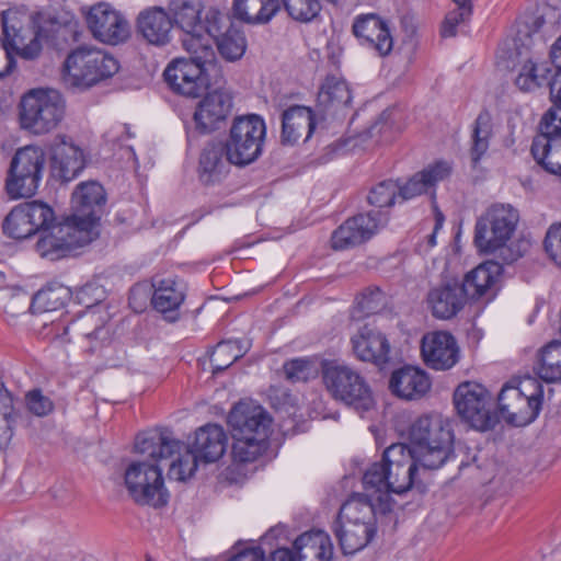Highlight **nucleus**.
Here are the masks:
<instances>
[{"mask_svg":"<svg viewBox=\"0 0 561 561\" xmlns=\"http://www.w3.org/2000/svg\"><path fill=\"white\" fill-rule=\"evenodd\" d=\"M226 421H273V417L256 400L242 398L232 405Z\"/></svg>","mask_w":561,"mask_h":561,"instance_id":"nucleus-44","label":"nucleus"},{"mask_svg":"<svg viewBox=\"0 0 561 561\" xmlns=\"http://www.w3.org/2000/svg\"><path fill=\"white\" fill-rule=\"evenodd\" d=\"M378 508L367 494L353 493L341 506L337 517L340 520H353L366 525H377V514H386L391 511L387 499L377 496Z\"/></svg>","mask_w":561,"mask_h":561,"instance_id":"nucleus-29","label":"nucleus"},{"mask_svg":"<svg viewBox=\"0 0 561 561\" xmlns=\"http://www.w3.org/2000/svg\"><path fill=\"white\" fill-rule=\"evenodd\" d=\"M388 468L389 462L383 459V456L380 461L371 463L363 476L364 489L387 497L390 493Z\"/></svg>","mask_w":561,"mask_h":561,"instance_id":"nucleus-42","label":"nucleus"},{"mask_svg":"<svg viewBox=\"0 0 561 561\" xmlns=\"http://www.w3.org/2000/svg\"><path fill=\"white\" fill-rule=\"evenodd\" d=\"M151 304L154 310L162 313L164 319L174 322L179 320V309L185 300L186 285L178 278H163L152 284Z\"/></svg>","mask_w":561,"mask_h":561,"instance_id":"nucleus-27","label":"nucleus"},{"mask_svg":"<svg viewBox=\"0 0 561 561\" xmlns=\"http://www.w3.org/2000/svg\"><path fill=\"white\" fill-rule=\"evenodd\" d=\"M70 290L62 285H48L38 290L32 300V306L38 305L45 311L55 310L65 304L69 298Z\"/></svg>","mask_w":561,"mask_h":561,"instance_id":"nucleus-52","label":"nucleus"},{"mask_svg":"<svg viewBox=\"0 0 561 561\" xmlns=\"http://www.w3.org/2000/svg\"><path fill=\"white\" fill-rule=\"evenodd\" d=\"M539 128L540 134L534 138L530 152L545 171L561 176V123L553 112H547Z\"/></svg>","mask_w":561,"mask_h":561,"instance_id":"nucleus-14","label":"nucleus"},{"mask_svg":"<svg viewBox=\"0 0 561 561\" xmlns=\"http://www.w3.org/2000/svg\"><path fill=\"white\" fill-rule=\"evenodd\" d=\"M85 22L92 36L101 43L118 45L130 37L128 20L108 3L92 5L85 14Z\"/></svg>","mask_w":561,"mask_h":561,"instance_id":"nucleus-13","label":"nucleus"},{"mask_svg":"<svg viewBox=\"0 0 561 561\" xmlns=\"http://www.w3.org/2000/svg\"><path fill=\"white\" fill-rule=\"evenodd\" d=\"M19 107L21 127L34 135L49 133L65 115V101L53 89L31 90L22 98Z\"/></svg>","mask_w":561,"mask_h":561,"instance_id":"nucleus-6","label":"nucleus"},{"mask_svg":"<svg viewBox=\"0 0 561 561\" xmlns=\"http://www.w3.org/2000/svg\"><path fill=\"white\" fill-rule=\"evenodd\" d=\"M168 8L173 26L180 27L183 32L201 30L202 7L198 0H170Z\"/></svg>","mask_w":561,"mask_h":561,"instance_id":"nucleus-38","label":"nucleus"},{"mask_svg":"<svg viewBox=\"0 0 561 561\" xmlns=\"http://www.w3.org/2000/svg\"><path fill=\"white\" fill-rule=\"evenodd\" d=\"M297 561H332L333 546L323 531L304 533L294 541Z\"/></svg>","mask_w":561,"mask_h":561,"instance_id":"nucleus-34","label":"nucleus"},{"mask_svg":"<svg viewBox=\"0 0 561 561\" xmlns=\"http://www.w3.org/2000/svg\"><path fill=\"white\" fill-rule=\"evenodd\" d=\"M28 221L35 228V233L45 232L55 225V213L47 204L33 201L23 204Z\"/></svg>","mask_w":561,"mask_h":561,"instance_id":"nucleus-49","label":"nucleus"},{"mask_svg":"<svg viewBox=\"0 0 561 561\" xmlns=\"http://www.w3.org/2000/svg\"><path fill=\"white\" fill-rule=\"evenodd\" d=\"M1 23L4 41L3 44L11 47L21 55L24 45V35L22 34V23L16 11L7 10L1 14Z\"/></svg>","mask_w":561,"mask_h":561,"instance_id":"nucleus-46","label":"nucleus"},{"mask_svg":"<svg viewBox=\"0 0 561 561\" xmlns=\"http://www.w3.org/2000/svg\"><path fill=\"white\" fill-rule=\"evenodd\" d=\"M232 164L226 156V145L221 141H209L199 157V180L206 184H215L222 180Z\"/></svg>","mask_w":561,"mask_h":561,"instance_id":"nucleus-33","label":"nucleus"},{"mask_svg":"<svg viewBox=\"0 0 561 561\" xmlns=\"http://www.w3.org/2000/svg\"><path fill=\"white\" fill-rule=\"evenodd\" d=\"M215 43L221 57L228 61L240 59L247 48L243 33L234 27L216 38Z\"/></svg>","mask_w":561,"mask_h":561,"instance_id":"nucleus-45","label":"nucleus"},{"mask_svg":"<svg viewBox=\"0 0 561 561\" xmlns=\"http://www.w3.org/2000/svg\"><path fill=\"white\" fill-rule=\"evenodd\" d=\"M493 134L492 118L488 111H482L474 121L471 134L470 158L473 167L486 153Z\"/></svg>","mask_w":561,"mask_h":561,"instance_id":"nucleus-40","label":"nucleus"},{"mask_svg":"<svg viewBox=\"0 0 561 561\" xmlns=\"http://www.w3.org/2000/svg\"><path fill=\"white\" fill-rule=\"evenodd\" d=\"M352 92L347 82L334 76H328L318 93V106L324 112L347 107L352 102Z\"/></svg>","mask_w":561,"mask_h":561,"instance_id":"nucleus-36","label":"nucleus"},{"mask_svg":"<svg viewBox=\"0 0 561 561\" xmlns=\"http://www.w3.org/2000/svg\"><path fill=\"white\" fill-rule=\"evenodd\" d=\"M71 203L73 214L70 218L84 228L98 231L96 227L106 203L103 186L95 181L80 183L72 193Z\"/></svg>","mask_w":561,"mask_h":561,"instance_id":"nucleus-17","label":"nucleus"},{"mask_svg":"<svg viewBox=\"0 0 561 561\" xmlns=\"http://www.w3.org/2000/svg\"><path fill=\"white\" fill-rule=\"evenodd\" d=\"M519 216L511 205H492L474 226L473 242L479 252L493 253L513 236Z\"/></svg>","mask_w":561,"mask_h":561,"instance_id":"nucleus-12","label":"nucleus"},{"mask_svg":"<svg viewBox=\"0 0 561 561\" xmlns=\"http://www.w3.org/2000/svg\"><path fill=\"white\" fill-rule=\"evenodd\" d=\"M352 350L357 359L381 366L390 358V343L377 328L363 325L351 339Z\"/></svg>","mask_w":561,"mask_h":561,"instance_id":"nucleus-24","label":"nucleus"},{"mask_svg":"<svg viewBox=\"0 0 561 561\" xmlns=\"http://www.w3.org/2000/svg\"><path fill=\"white\" fill-rule=\"evenodd\" d=\"M332 531L336 537L344 554H354L364 549L375 537L377 525H366L351 520L336 518L332 525Z\"/></svg>","mask_w":561,"mask_h":561,"instance_id":"nucleus-31","label":"nucleus"},{"mask_svg":"<svg viewBox=\"0 0 561 561\" xmlns=\"http://www.w3.org/2000/svg\"><path fill=\"white\" fill-rule=\"evenodd\" d=\"M388 221V216L381 210L357 214L345 220L331 237L332 248L344 250L359 245L371 239Z\"/></svg>","mask_w":561,"mask_h":561,"instance_id":"nucleus-16","label":"nucleus"},{"mask_svg":"<svg viewBox=\"0 0 561 561\" xmlns=\"http://www.w3.org/2000/svg\"><path fill=\"white\" fill-rule=\"evenodd\" d=\"M136 27L139 35L150 45L163 47L172 39L173 22L162 7H150L137 16Z\"/></svg>","mask_w":561,"mask_h":561,"instance_id":"nucleus-26","label":"nucleus"},{"mask_svg":"<svg viewBox=\"0 0 561 561\" xmlns=\"http://www.w3.org/2000/svg\"><path fill=\"white\" fill-rule=\"evenodd\" d=\"M151 459L152 457L146 453ZM154 463L134 461L125 470L124 481L128 494L135 503L154 508L168 504L170 494L164 486L162 469L158 465L162 460L153 458Z\"/></svg>","mask_w":561,"mask_h":561,"instance_id":"nucleus-10","label":"nucleus"},{"mask_svg":"<svg viewBox=\"0 0 561 561\" xmlns=\"http://www.w3.org/2000/svg\"><path fill=\"white\" fill-rule=\"evenodd\" d=\"M450 171L451 168L447 162L438 161L422 171L416 172L402 184L398 181V195L400 202H407L427 193L438 182L445 180L450 174Z\"/></svg>","mask_w":561,"mask_h":561,"instance_id":"nucleus-30","label":"nucleus"},{"mask_svg":"<svg viewBox=\"0 0 561 561\" xmlns=\"http://www.w3.org/2000/svg\"><path fill=\"white\" fill-rule=\"evenodd\" d=\"M503 265L496 261H485L468 272L459 285L467 299L488 300L496 295V284L503 273Z\"/></svg>","mask_w":561,"mask_h":561,"instance_id":"nucleus-23","label":"nucleus"},{"mask_svg":"<svg viewBox=\"0 0 561 561\" xmlns=\"http://www.w3.org/2000/svg\"><path fill=\"white\" fill-rule=\"evenodd\" d=\"M232 458L238 463L257 460L267 449L278 447L284 435L279 423H230Z\"/></svg>","mask_w":561,"mask_h":561,"instance_id":"nucleus-9","label":"nucleus"},{"mask_svg":"<svg viewBox=\"0 0 561 561\" xmlns=\"http://www.w3.org/2000/svg\"><path fill=\"white\" fill-rule=\"evenodd\" d=\"M203 23V34H208L210 37L218 38L228 30L233 28L230 18L217 9L210 8L205 15Z\"/></svg>","mask_w":561,"mask_h":561,"instance_id":"nucleus-56","label":"nucleus"},{"mask_svg":"<svg viewBox=\"0 0 561 561\" xmlns=\"http://www.w3.org/2000/svg\"><path fill=\"white\" fill-rule=\"evenodd\" d=\"M459 346L454 335L446 331L426 333L421 341V355L427 367L448 370L459 360Z\"/></svg>","mask_w":561,"mask_h":561,"instance_id":"nucleus-20","label":"nucleus"},{"mask_svg":"<svg viewBox=\"0 0 561 561\" xmlns=\"http://www.w3.org/2000/svg\"><path fill=\"white\" fill-rule=\"evenodd\" d=\"M552 68L547 62L525 61L515 78V85L523 92H533L543 85L549 87Z\"/></svg>","mask_w":561,"mask_h":561,"instance_id":"nucleus-39","label":"nucleus"},{"mask_svg":"<svg viewBox=\"0 0 561 561\" xmlns=\"http://www.w3.org/2000/svg\"><path fill=\"white\" fill-rule=\"evenodd\" d=\"M283 368L289 381H306L310 371V360L307 358H295L286 362Z\"/></svg>","mask_w":561,"mask_h":561,"instance_id":"nucleus-59","label":"nucleus"},{"mask_svg":"<svg viewBox=\"0 0 561 561\" xmlns=\"http://www.w3.org/2000/svg\"><path fill=\"white\" fill-rule=\"evenodd\" d=\"M549 89L552 106L548 112H553L558 122L561 124V70H554V73H551Z\"/></svg>","mask_w":561,"mask_h":561,"instance_id":"nucleus-61","label":"nucleus"},{"mask_svg":"<svg viewBox=\"0 0 561 561\" xmlns=\"http://www.w3.org/2000/svg\"><path fill=\"white\" fill-rule=\"evenodd\" d=\"M534 370L541 380L548 383L561 382L560 341H552L540 350Z\"/></svg>","mask_w":561,"mask_h":561,"instance_id":"nucleus-37","label":"nucleus"},{"mask_svg":"<svg viewBox=\"0 0 561 561\" xmlns=\"http://www.w3.org/2000/svg\"><path fill=\"white\" fill-rule=\"evenodd\" d=\"M118 69V61L112 55L99 48L80 46L67 56L62 78L67 85L84 90L113 77Z\"/></svg>","mask_w":561,"mask_h":561,"instance_id":"nucleus-5","label":"nucleus"},{"mask_svg":"<svg viewBox=\"0 0 561 561\" xmlns=\"http://www.w3.org/2000/svg\"><path fill=\"white\" fill-rule=\"evenodd\" d=\"M543 248L549 257L561 267V222L550 226L543 240Z\"/></svg>","mask_w":561,"mask_h":561,"instance_id":"nucleus-58","label":"nucleus"},{"mask_svg":"<svg viewBox=\"0 0 561 561\" xmlns=\"http://www.w3.org/2000/svg\"><path fill=\"white\" fill-rule=\"evenodd\" d=\"M46 170V154L37 146H25L15 151L5 179L10 198H25L36 194Z\"/></svg>","mask_w":561,"mask_h":561,"instance_id":"nucleus-8","label":"nucleus"},{"mask_svg":"<svg viewBox=\"0 0 561 561\" xmlns=\"http://www.w3.org/2000/svg\"><path fill=\"white\" fill-rule=\"evenodd\" d=\"M396 431L405 432L411 444H391L383 451L389 462L390 493L403 494L412 489L426 491L430 470L439 469L453 455L451 423H396Z\"/></svg>","mask_w":561,"mask_h":561,"instance_id":"nucleus-1","label":"nucleus"},{"mask_svg":"<svg viewBox=\"0 0 561 561\" xmlns=\"http://www.w3.org/2000/svg\"><path fill=\"white\" fill-rule=\"evenodd\" d=\"M352 33L360 46L373 50L379 57L390 55L393 49L389 23L377 13L356 15L352 24Z\"/></svg>","mask_w":561,"mask_h":561,"instance_id":"nucleus-18","label":"nucleus"},{"mask_svg":"<svg viewBox=\"0 0 561 561\" xmlns=\"http://www.w3.org/2000/svg\"><path fill=\"white\" fill-rule=\"evenodd\" d=\"M51 173L62 182L76 179L84 169L82 150L66 136H57L50 147Z\"/></svg>","mask_w":561,"mask_h":561,"instance_id":"nucleus-25","label":"nucleus"},{"mask_svg":"<svg viewBox=\"0 0 561 561\" xmlns=\"http://www.w3.org/2000/svg\"><path fill=\"white\" fill-rule=\"evenodd\" d=\"M456 9L448 12L442 25L440 34L443 37H451L457 33V26L470 20L473 5L472 0H453Z\"/></svg>","mask_w":561,"mask_h":561,"instance_id":"nucleus-50","label":"nucleus"},{"mask_svg":"<svg viewBox=\"0 0 561 561\" xmlns=\"http://www.w3.org/2000/svg\"><path fill=\"white\" fill-rule=\"evenodd\" d=\"M266 398L270 407L276 413H285L288 416L294 414L296 400L289 389L282 386H270L266 390Z\"/></svg>","mask_w":561,"mask_h":561,"instance_id":"nucleus-54","label":"nucleus"},{"mask_svg":"<svg viewBox=\"0 0 561 561\" xmlns=\"http://www.w3.org/2000/svg\"><path fill=\"white\" fill-rule=\"evenodd\" d=\"M3 232L10 238L22 240L35 234V228L28 221L23 204L14 207L5 217Z\"/></svg>","mask_w":561,"mask_h":561,"instance_id":"nucleus-43","label":"nucleus"},{"mask_svg":"<svg viewBox=\"0 0 561 561\" xmlns=\"http://www.w3.org/2000/svg\"><path fill=\"white\" fill-rule=\"evenodd\" d=\"M314 113L310 107L293 105L282 114L280 141L283 145H294L302 136L307 141L316 128Z\"/></svg>","mask_w":561,"mask_h":561,"instance_id":"nucleus-28","label":"nucleus"},{"mask_svg":"<svg viewBox=\"0 0 561 561\" xmlns=\"http://www.w3.org/2000/svg\"><path fill=\"white\" fill-rule=\"evenodd\" d=\"M24 400L27 411L37 417L48 416L55 409L54 401L39 388L28 390Z\"/></svg>","mask_w":561,"mask_h":561,"instance_id":"nucleus-57","label":"nucleus"},{"mask_svg":"<svg viewBox=\"0 0 561 561\" xmlns=\"http://www.w3.org/2000/svg\"><path fill=\"white\" fill-rule=\"evenodd\" d=\"M92 320L93 316L81 313L64 325L62 332L59 335L67 342L78 337L91 339L96 334V328L91 327Z\"/></svg>","mask_w":561,"mask_h":561,"instance_id":"nucleus-55","label":"nucleus"},{"mask_svg":"<svg viewBox=\"0 0 561 561\" xmlns=\"http://www.w3.org/2000/svg\"><path fill=\"white\" fill-rule=\"evenodd\" d=\"M204 35L203 25H201V30H196L194 32H184L182 45L183 48L192 55L187 60L206 64L209 58L213 57V49L208 42L205 41Z\"/></svg>","mask_w":561,"mask_h":561,"instance_id":"nucleus-47","label":"nucleus"},{"mask_svg":"<svg viewBox=\"0 0 561 561\" xmlns=\"http://www.w3.org/2000/svg\"><path fill=\"white\" fill-rule=\"evenodd\" d=\"M75 299L79 305L89 309L102 301L103 290L95 284H87L77 290Z\"/></svg>","mask_w":561,"mask_h":561,"instance_id":"nucleus-60","label":"nucleus"},{"mask_svg":"<svg viewBox=\"0 0 561 561\" xmlns=\"http://www.w3.org/2000/svg\"><path fill=\"white\" fill-rule=\"evenodd\" d=\"M77 41L78 31L76 24L47 20L36 27L33 38L21 49V57L25 59L37 57L42 50V42L61 50Z\"/></svg>","mask_w":561,"mask_h":561,"instance_id":"nucleus-21","label":"nucleus"},{"mask_svg":"<svg viewBox=\"0 0 561 561\" xmlns=\"http://www.w3.org/2000/svg\"><path fill=\"white\" fill-rule=\"evenodd\" d=\"M247 350L241 340H226L217 343L209 358L213 375L217 376L225 371L241 358L247 353Z\"/></svg>","mask_w":561,"mask_h":561,"instance_id":"nucleus-41","label":"nucleus"},{"mask_svg":"<svg viewBox=\"0 0 561 561\" xmlns=\"http://www.w3.org/2000/svg\"><path fill=\"white\" fill-rule=\"evenodd\" d=\"M232 110V95L226 90L207 92L198 102L193 122L195 131L199 135H208L220 128Z\"/></svg>","mask_w":561,"mask_h":561,"instance_id":"nucleus-19","label":"nucleus"},{"mask_svg":"<svg viewBox=\"0 0 561 561\" xmlns=\"http://www.w3.org/2000/svg\"><path fill=\"white\" fill-rule=\"evenodd\" d=\"M163 77L172 91L187 98H198L209 88L205 64L186 60V58L174 59L170 62Z\"/></svg>","mask_w":561,"mask_h":561,"instance_id":"nucleus-15","label":"nucleus"},{"mask_svg":"<svg viewBox=\"0 0 561 561\" xmlns=\"http://www.w3.org/2000/svg\"><path fill=\"white\" fill-rule=\"evenodd\" d=\"M265 136L266 125L260 115L236 117L224 142L228 161L237 167L256 161L262 156Z\"/></svg>","mask_w":561,"mask_h":561,"instance_id":"nucleus-7","label":"nucleus"},{"mask_svg":"<svg viewBox=\"0 0 561 561\" xmlns=\"http://www.w3.org/2000/svg\"><path fill=\"white\" fill-rule=\"evenodd\" d=\"M322 380L333 399L354 409L360 417L374 409L373 390L357 369L343 364H325L322 367Z\"/></svg>","mask_w":561,"mask_h":561,"instance_id":"nucleus-4","label":"nucleus"},{"mask_svg":"<svg viewBox=\"0 0 561 561\" xmlns=\"http://www.w3.org/2000/svg\"><path fill=\"white\" fill-rule=\"evenodd\" d=\"M99 232L84 228L68 217L64 222L53 225L41 233L36 242V251L49 261L73 255L76 250L91 243Z\"/></svg>","mask_w":561,"mask_h":561,"instance_id":"nucleus-11","label":"nucleus"},{"mask_svg":"<svg viewBox=\"0 0 561 561\" xmlns=\"http://www.w3.org/2000/svg\"><path fill=\"white\" fill-rule=\"evenodd\" d=\"M288 15L298 22L313 21L322 9L320 0H278Z\"/></svg>","mask_w":561,"mask_h":561,"instance_id":"nucleus-48","label":"nucleus"},{"mask_svg":"<svg viewBox=\"0 0 561 561\" xmlns=\"http://www.w3.org/2000/svg\"><path fill=\"white\" fill-rule=\"evenodd\" d=\"M467 301L463 288L456 278L432 287L426 297L427 307L433 317L440 320H449L457 316Z\"/></svg>","mask_w":561,"mask_h":561,"instance_id":"nucleus-22","label":"nucleus"},{"mask_svg":"<svg viewBox=\"0 0 561 561\" xmlns=\"http://www.w3.org/2000/svg\"><path fill=\"white\" fill-rule=\"evenodd\" d=\"M542 399V385L531 378L520 387L503 386L497 396V411H492L491 393L481 383L463 381L453 394V402L461 421H515L517 412L512 409L508 402L511 400L526 402L531 412L527 421H535L539 416Z\"/></svg>","mask_w":561,"mask_h":561,"instance_id":"nucleus-3","label":"nucleus"},{"mask_svg":"<svg viewBox=\"0 0 561 561\" xmlns=\"http://www.w3.org/2000/svg\"><path fill=\"white\" fill-rule=\"evenodd\" d=\"M0 417L3 421H12L16 417L12 393L5 388L0 380Z\"/></svg>","mask_w":561,"mask_h":561,"instance_id":"nucleus-62","label":"nucleus"},{"mask_svg":"<svg viewBox=\"0 0 561 561\" xmlns=\"http://www.w3.org/2000/svg\"><path fill=\"white\" fill-rule=\"evenodd\" d=\"M389 387L397 397L415 400L422 398L430 390L431 379L424 370L404 366L392 373Z\"/></svg>","mask_w":561,"mask_h":561,"instance_id":"nucleus-32","label":"nucleus"},{"mask_svg":"<svg viewBox=\"0 0 561 561\" xmlns=\"http://www.w3.org/2000/svg\"><path fill=\"white\" fill-rule=\"evenodd\" d=\"M227 442V435L218 423H205L195 432L192 448L168 431L153 430L136 436L135 449L159 460H170L169 479L185 482L195 474L198 462L219 460L226 451Z\"/></svg>","mask_w":561,"mask_h":561,"instance_id":"nucleus-2","label":"nucleus"},{"mask_svg":"<svg viewBox=\"0 0 561 561\" xmlns=\"http://www.w3.org/2000/svg\"><path fill=\"white\" fill-rule=\"evenodd\" d=\"M387 302L386 294L379 287L371 286L357 296L356 309L366 317L383 310Z\"/></svg>","mask_w":561,"mask_h":561,"instance_id":"nucleus-53","label":"nucleus"},{"mask_svg":"<svg viewBox=\"0 0 561 561\" xmlns=\"http://www.w3.org/2000/svg\"><path fill=\"white\" fill-rule=\"evenodd\" d=\"M399 201L398 181L385 180L373 186L367 195L369 205L378 208L392 207Z\"/></svg>","mask_w":561,"mask_h":561,"instance_id":"nucleus-51","label":"nucleus"},{"mask_svg":"<svg viewBox=\"0 0 561 561\" xmlns=\"http://www.w3.org/2000/svg\"><path fill=\"white\" fill-rule=\"evenodd\" d=\"M11 47L0 42V78L9 75L15 67V59Z\"/></svg>","mask_w":561,"mask_h":561,"instance_id":"nucleus-63","label":"nucleus"},{"mask_svg":"<svg viewBox=\"0 0 561 561\" xmlns=\"http://www.w3.org/2000/svg\"><path fill=\"white\" fill-rule=\"evenodd\" d=\"M550 58L554 70H561V36L552 45L550 50Z\"/></svg>","mask_w":561,"mask_h":561,"instance_id":"nucleus-64","label":"nucleus"},{"mask_svg":"<svg viewBox=\"0 0 561 561\" xmlns=\"http://www.w3.org/2000/svg\"><path fill=\"white\" fill-rule=\"evenodd\" d=\"M232 15L248 24L268 23L279 12L278 0H233Z\"/></svg>","mask_w":561,"mask_h":561,"instance_id":"nucleus-35","label":"nucleus"}]
</instances>
